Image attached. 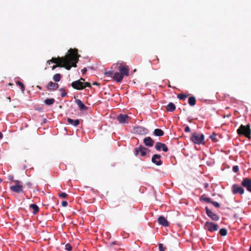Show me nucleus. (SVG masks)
<instances>
[{"label": "nucleus", "instance_id": "obj_24", "mask_svg": "<svg viewBox=\"0 0 251 251\" xmlns=\"http://www.w3.org/2000/svg\"><path fill=\"white\" fill-rule=\"evenodd\" d=\"M115 73L113 71L110 70L108 71H105L104 73V75L109 77H113V78L114 79V75H115Z\"/></svg>", "mask_w": 251, "mask_h": 251}, {"label": "nucleus", "instance_id": "obj_13", "mask_svg": "<svg viewBox=\"0 0 251 251\" xmlns=\"http://www.w3.org/2000/svg\"><path fill=\"white\" fill-rule=\"evenodd\" d=\"M155 148L158 151H160L161 149L164 152H167L168 151V149L166 145L161 142H157L155 146Z\"/></svg>", "mask_w": 251, "mask_h": 251}, {"label": "nucleus", "instance_id": "obj_6", "mask_svg": "<svg viewBox=\"0 0 251 251\" xmlns=\"http://www.w3.org/2000/svg\"><path fill=\"white\" fill-rule=\"evenodd\" d=\"M241 184L242 186L246 188L249 192L251 193V179L249 178H243Z\"/></svg>", "mask_w": 251, "mask_h": 251}, {"label": "nucleus", "instance_id": "obj_38", "mask_svg": "<svg viewBox=\"0 0 251 251\" xmlns=\"http://www.w3.org/2000/svg\"><path fill=\"white\" fill-rule=\"evenodd\" d=\"M232 170L234 173H237L239 171V167L238 166H234L232 168Z\"/></svg>", "mask_w": 251, "mask_h": 251}, {"label": "nucleus", "instance_id": "obj_5", "mask_svg": "<svg viewBox=\"0 0 251 251\" xmlns=\"http://www.w3.org/2000/svg\"><path fill=\"white\" fill-rule=\"evenodd\" d=\"M204 228L210 232H213L218 230L219 226L213 222H206L204 225Z\"/></svg>", "mask_w": 251, "mask_h": 251}, {"label": "nucleus", "instance_id": "obj_37", "mask_svg": "<svg viewBox=\"0 0 251 251\" xmlns=\"http://www.w3.org/2000/svg\"><path fill=\"white\" fill-rule=\"evenodd\" d=\"M215 207L218 208L220 207V204L217 201H211V202Z\"/></svg>", "mask_w": 251, "mask_h": 251}, {"label": "nucleus", "instance_id": "obj_19", "mask_svg": "<svg viewBox=\"0 0 251 251\" xmlns=\"http://www.w3.org/2000/svg\"><path fill=\"white\" fill-rule=\"evenodd\" d=\"M67 122L69 124L75 126H77L80 123L79 120L78 119L74 120L70 118L67 119Z\"/></svg>", "mask_w": 251, "mask_h": 251}, {"label": "nucleus", "instance_id": "obj_7", "mask_svg": "<svg viewBox=\"0 0 251 251\" xmlns=\"http://www.w3.org/2000/svg\"><path fill=\"white\" fill-rule=\"evenodd\" d=\"M148 149L143 147L142 145H140L138 148H136L135 149V155L137 156L139 154V152H140V154L142 156H144L146 155V151Z\"/></svg>", "mask_w": 251, "mask_h": 251}, {"label": "nucleus", "instance_id": "obj_48", "mask_svg": "<svg viewBox=\"0 0 251 251\" xmlns=\"http://www.w3.org/2000/svg\"><path fill=\"white\" fill-rule=\"evenodd\" d=\"M230 116V114H229V115H227L226 116H225L224 117H229Z\"/></svg>", "mask_w": 251, "mask_h": 251}, {"label": "nucleus", "instance_id": "obj_49", "mask_svg": "<svg viewBox=\"0 0 251 251\" xmlns=\"http://www.w3.org/2000/svg\"><path fill=\"white\" fill-rule=\"evenodd\" d=\"M249 251H251V247L250 248Z\"/></svg>", "mask_w": 251, "mask_h": 251}, {"label": "nucleus", "instance_id": "obj_26", "mask_svg": "<svg viewBox=\"0 0 251 251\" xmlns=\"http://www.w3.org/2000/svg\"><path fill=\"white\" fill-rule=\"evenodd\" d=\"M61 78V75L60 74H56L53 76V80L55 82H59Z\"/></svg>", "mask_w": 251, "mask_h": 251}, {"label": "nucleus", "instance_id": "obj_50", "mask_svg": "<svg viewBox=\"0 0 251 251\" xmlns=\"http://www.w3.org/2000/svg\"><path fill=\"white\" fill-rule=\"evenodd\" d=\"M9 85H12V84L11 83H9Z\"/></svg>", "mask_w": 251, "mask_h": 251}, {"label": "nucleus", "instance_id": "obj_30", "mask_svg": "<svg viewBox=\"0 0 251 251\" xmlns=\"http://www.w3.org/2000/svg\"><path fill=\"white\" fill-rule=\"evenodd\" d=\"M217 135L214 132L209 137V138L212 140L214 142H216L217 141V139L216 138Z\"/></svg>", "mask_w": 251, "mask_h": 251}, {"label": "nucleus", "instance_id": "obj_1", "mask_svg": "<svg viewBox=\"0 0 251 251\" xmlns=\"http://www.w3.org/2000/svg\"><path fill=\"white\" fill-rule=\"evenodd\" d=\"M77 52L78 50L75 48L70 49L64 57H52L50 60L47 61V63L49 65L51 63L56 64L52 67V70L58 67H64L67 70H70L72 67H76V63L80 56Z\"/></svg>", "mask_w": 251, "mask_h": 251}, {"label": "nucleus", "instance_id": "obj_41", "mask_svg": "<svg viewBox=\"0 0 251 251\" xmlns=\"http://www.w3.org/2000/svg\"><path fill=\"white\" fill-rule=\"evenodd\" d=\"M87 72V69L86 68H83L82 70H81V72L83 74H85Z\"/></svg>", "mask_w": 251, "mask_h": 251}, {"label": "nucleus", "instance_id": "obj_10", "mask_svg": "<svg viewBox=\"0 0 251 251\" xmlns=\"http://www.w3.org/2000/svg\"><path fill=\"white\" fill-rule=\"evenodd\" d=\"M205 210L207 215L210 217L211 220L215 221H217L219 220V217L216 214L214 213L207 207H205Z\"/></svg>", "mask_w": 251, "mask_h": 251}, {"label": "nucleus", "instance_id": "obj_27", "mask_svg": "<svg viewBox=\"0 0 251 251\" xmlns=\"http://www.w3.org/2000/svg\"><path fill=\"white\" fill-rule=\"evenodd\" d=\"M16 84L21 87L22 91L24 92L25 89V87L24 84L20 81H16Z\"/></svg>", "mask_w": 251, "mask_h": 251}, {"label": "nucleus", "instance_id": "obj_25", "mask_svg": "<svg viewBox=\"0 0 251 251\" xmlns=\"http://www.w3.org/2000/svg\"><path fill=\"white\" fill-rule=\"evenodd\" d=\"M55 101V100L53 98L51 99H47L45 100V103L46 104L48 105H50L52 104Z\"/></svg>", "mask_w": 251, "mask_h": 251}, {"label": "nucleus", "instance_id": "obj_44", "mask_svg": "<svg viewBox=\"0 0 251 251\" xmlns=\"http://www.w3.org/2000/svg\"><path fill=\"white\" fill-rule=\"evenodd\" d=\"M3 138V135L1 132H0V139H1Z\"/></svg>", "mask_w": 251, "mask_h": 251}, {"label": "nucleus", "instance_id": "obj_8", "mask_svg": "<svg viewBox=\"0 0 251 251\" xmlns=\"http://www.w3.org/2000/svg\"><path fill=\"white\" fill-rule=\"evenodd\" d=\"M232 191L233 194H243L244 193V189L242 186H239L237 184H234L232 186Z\"/></svg>", "mask_w": 251, "mask_h": 251}, {"label": "nucleus", "instance_id": "obj_51", "mask_svg": "<svg viewBox=\"0 0 251 251\" xmlns=\"http://www.w3.org/2000/svg\"><path fill=\"white\" fill-rule=\"evenodd\" d=\"M157 60L158 61H159V59L158 58H157Z\"/></svg>", "mask_w": 251, "mask_h": 251}, {"label": "nucleus", "instance_id": "obj_15", "mask_svg": "<svg viewBox=\"0 0 251 251\" xmlns=\"http://www.w3.org/2000/svg\"><path fill=\"white\" fill-rule=\"evenodd\" d=\"M75 102L81 111H86L88 109V107L83 103L80 100L76 99Z\"/></svg>", "mask_w": 251, "mask_h": 251}, {"label": "nucleus", "instance_id": "obj_36", "mask_svg": "<svg viewBox=\"0 0 251 251\" xmlns=\"http://www.w3.org/2000/svg\"><path fill=\"white\" fill-rule=\"evenodd\" d=\"M83 86L84 87V88L86 87L91 88V84L88 82H83Z\"/></svg>", "mask_w": 251, "mask_h": 251}, {"label": "nucleus", "instance_id": "obj_9", "mask_svg": "<svg viewBox=\"0 0 251 251\" xmlns=\"http://www.w3.org/2000/svg\"><path fill=\"white\" fill-rule=\"evenodd\" d=\"M129 117L125 114H120L117 117V120L118 122L122 124L127 123L129 120Z\"/></svg>", "mask_w": 251, "mask_h": 251}, {"label": "nucleus", "instance_id": "obj_31", "mask_svg": "<svg viewBox=\"0 0 251 251\" xmlns=\"http://www.w3.org/2000/svg\"><path fill=\"white\" fill-rule=\"evenodd\" d=\"M58 196L60 198H66L68 195L64 192H60L58 194Z\"/></svg>", "mask_w": 251, "mask_h": 251}, {"label": "nucleus", "instance_id": "obj_35", "mask_svg": "<svg viewBox=\"0 0 251 251\" xmlns=\"http://www.w3.org/2000/svg\"><path fill=\"white\" fill-rule=\"evenodd\" d=\"M60 91H62V93H61V97H64L65 96H66L67 93H66V91H65V90L64 89H60Z\"/></svg>", "mask_w": 251, "mask_h": 251}, {"label": "nucleus", "instance_id": "obj_4", "mask_svg": "<svg viewBox=\"0 0 251 251\" xmlns=\"http://www.w3.org/2000/svg\"><path fill=\"white\" fill-rule=\"evenodd\" d=\"M204 139V136L203 134H198L196 132H194L190 138L192 142L198 145L203 144Z\"/></svg>", "mask_w": 251, "mask_h": 251}, {"label": "nucleus", "instance_id": "obj_34", "mask_svg": "<svg viewBox=\"0 0 251 251\" xmlns=\"http://www.w3.org/2000/svg\"><path fill=\"white\" fill-rule=\"evenodd\" d=\"M159 251H165L166 250V248L163 246L162 244H159Z\"/></svg>", "mask_w": 251, "mask_h": 251}, {"label": "nucleus", "instance_id": "obj_32", "mask_svg": "<svg viewBox=\"0 0 251 251\" xmlns=\"http://www.w3.org/2000/svg\"><path fill=\"white\" fill-rule=\"evenodd\" d=\"M201 199H202L205 202H208V203H211L212 201H211L210 199L209 198L204 197L203 196H202Z\"/></svg>", "mask_w": 251, "mask_h": 251}, {"label": "nucleus", "instance_id": "obj_21", "mask_svg": "<svg viewBox=\"0 0 251 251\" xmlns=\"http://www.w3.org/2000/svg\"><path fill=\"white\" fill-rule=\"evenodd\" d=\"M29 207L33 210L32 213L35 215L39 211V207L35 204H31Z\"/></svg>", "mask_w": 251, "mask_h": 251}, {"label": "nucleus", "instance_id": "obj_45", "mask_svg": "<svg viewBox=\"0 0 251 251\" xmlns=\"http://www.w3.org/2000/svg\"><path fill=\"white\" fill-rule=\"evenodd\" d=\"M78 80H80L82 82H84L85 81V79L83 78H80V79H79Z\"/></svg>", "mask_w": 251, "mask_h": 251}, {"label": "nucleus", "instance_id": "obj_2", "mask_svg": "<svg viewBox=\"0 0 251 251\" xmlns=\"http://www.w3.org/2000/svg\"><path fill=\"white\" fill-rule=\"evenodd\" d=\"M118 66L119 72H115L114 80L117 82H121L125 76H128L129 75V68L124 62H118L116 64Z\"/></svg>", "mask_w": 251, "mask_h": 251}, {"label": "nucleus", "instance_id": "obj_42", "mask_svg": "<svg viewBox=\"0 0 251 251\" xmlns=\"http://www.w3.org/2000/svg\"><path fill=\"white\" fill-rule=\"evenodd\" d=\"M93 85H97V86H100V84L97 82H95L93 83Z\"/></svg>", "mask_w": 251, "mask_h": 251}, {"label": "nucleus", "instance_id": "obj_47", "mask_svg": "<svg viewBox=\"0 0 251 251\" xmlns=\"http://www.w3.org/2000/svg\"><path fill=\"white\" fill-rule=\"evenodd\" d=\"M13 177L12 176H9V179L12 180L13 179Z\"/></svg>", "mask_w": 251, "mask_h": 251}, {"label": "nucleus", "instance_id": "obj_40", "mask_svg": "<svg viewBox=\"0 0 251 251\" xmlns=\"http://www.w3.org/2000/svg\"><path fill=\"white\" fill-rule=\"evenodd\" d=\"M184 131L185 132H190L191 131V129L188 126H186L184 128Z\"/></svg>", "mask_w": 251, "mask_h": 251}, {"label": "nucleus", "instance_id": "obj_12", "mask_svg": "<svg viewBox=\"0 0 251 251\" xmlns=\"http://www.w3.org/2000/svg\"><path fill=\"white\" fill-rule=\"evenodd\" d=\"M161 155L159 154H154L151 158V162L157 166L162 165V161L160 159Z\"/></svg>", "mask_w": 251, "mask_h": 251}, {"label": "nucleus", "instance_id": "obj_46", "mask_svg": "<svg viewBox=\"0 0 251 251\" xmlns=\"http://www.w3.org/2000/svg\"><path fill=\"white\" fill-rule=\"evenodd\" d=\"M37 87L39 89H40V90H42V87H40V86L37 85Z\"/></svg>", "mask_w": 251, "mask_h": 251}, {"label": "nucleus", "instance_id": "obj_16", "mask_svg": "<svg viewBox=\"0 0 251 251\" xmlns=\"http://www.w3.org/2000/svg\"><path fill=\"white\" fill-rule=\"evenodd\" d=\"M58 87L59 85L58 83H54L52 81H50L47 86L48 90H57Z\"/></svg>", "mask_w": 251, "mask_h": 251}, {"label": "nucleus", "instance_id": "obj_11", "mask_svg": "<svg viewBox=\"0 0 251 251\" xmlns=\"http://www.w3.org/2000/svg\"><path fill=\"white\" fill-rule=\"evenodd\" d=\"M71 85L74 89L76 90H82L84 89L83 82L80 80H76L73 82Z\"/></svg>", "mask_w": 251, "mask_h": 251}, {"label": "nucleus", "instance_id": "obj_43", "mask_svg": "<svg viewBox=\"0 0 251 251\" xmlns=\"http://www.w3.org/2000/svg\"><path fill=\"white\" fill-rule=\"evenodd\" d=\"M14 182L16 183V184H20V182L19 180H15Z\"/></svg>", "mask_w": 251, "mask_h": 251}, {"label": "nucleus", "instance_id": "obj_18", "mask_svg": "<svg viewBox=\"0 0 251 251\" xmlns=\"http://www.w3.org/2000/svg\"><path fill=\"white\" fill-rule=\"evenodd\" d=\"M143 141L144 144L147 146L151 147L153 145L154 141L150 137L145 138Z\"/></svg>", "mask_w": 251, "mask_h": 251}, {"label": "nucleus", "instance_id": "obj_28", "mask_svg": "<svg viewBox=\"0 0 251 251\" xmlns=\"http://www.w3.org/2000/svg\"><path fill=\"white\" fill-rule=\"evenodd\" d=\"M219 233L221 236H225L227 234V230L225 228H221L219 231Z\"/></svg>", "mask_w": 251, "mask_h": 251}, {"label": "nucleus", "instance_id": "obj_3", "mask_svg": "<svg viewBox=\"0 0 251 251\" xmlns=\"http://www.w3.org/2000/svg\"><path fill=\"white\" fill-rule=\"evenodd\" d=\"M237 132L239 135H243L247 138H250L251 133L250 126L249 125L246 126L241 125L237 129Z\"/></svg>", "mask_w": 251, "mask_h": 251}, {"label": "nucleus", "instance_id": "obj_17", "mask_svg": "<svg viewBox=\"0 0 251 251\" xmlns=\"http://www.w3.org/2000/svg\"><path fill=\"white\" fill-rule=\"evenodd\" d=\"M158 222L160 225L164 226L167 227L169 225V222L163 216H160L158 219Z\"/></svg>", "mask_w": 251, "mask_h": 251}, {"label": "nucleus", "instance_id": "obj_14", "mask_svg": "<svg viewBox=\"0 0 251 251\" xmlns=\"http://www.w3.org/2000/svg\"><path fill=\"white\" fill-rule=\"evenodd\" d=\"M10 188L12 191L17 193L23 192V185L21 184H16L15 185L11 186Z\"/></svg>", "mask_w": 251, "mask_h": 251}, {"label": "nucleus", "instance_id": "obj_20", "mask_svg": "<svg viewBox=\"0 0 251 251\" xmlns=\"http://www.w3.org/2000/svg\"><path fill=\"white\" fill-rule=\"evenodd\" d=\"M166 107L167 110L169 112L174 111L176 108L175 104L172 102H170Z\"/></svg>", "mask_w": 251, "mask_h": 251}, {"label": "nucleus", "instance_id": "obj_29", "mask_svg": "<svg viewBox=\"0 0 251 251\" xmlns=\"http://www.w3.org/2000/svg\"><path fill=\"white\" fill-rule=\"evenodd\" d=\"M177 97L179 100H184L187 97V96L184 94H179Z\"/></svg>", "mask_w": 251, "mask_h": 251}, {"label": "nucleus", "instance_id": "obj_39", "mask_svg": "<svg viewBox=\"0 0 251 251\" xmlns=\"http://www.w3.org/2000/svg\"><path fill=\"white\" fill-rule=\"evenodd\" d=\"M62 206L66 207L68 205V202L67 201H63L61 203Z\"/></svg>", "mask_w": 251, "mask_h": 251}, {"label": "nucleus", "instance_id": "obj_33", "mask_svg": "<svg viewBox=\"0 0 251 251\" xmlns=\"http://www.w3.org/2000/svg\"><path fill=\"white\" fill-rule=\"evenodd\" d=\"M65 250L68 251H71L72 250V247L71 246V245L69 244H67L65 245Z\"/></svg>", "mask_w": 251, "mask_h": 251}, {"label": "nucleus", "instance_id": "obj_23", "mask_svg": "<svg viewBox=\"0 0 251 251\" xmlns=\"http://www.w3.org/2000/svg\"><path fill=\"white\" fill-rule=\"evenodd\" d=\"M196 98L192 96L190 97L188 99V103L191 106H194L196 104Z\"/></svg>", "mask_w": 251, "mask_h": 251}, {"label": "nucleus", "instance_id": "obj_22", "mask_svg": "<svg viewBox=\"0 0 251 251\" xmlns=\"http://www.w3.org/2000/svg\"><path fill=\"white\" fill-rule=\"evenodd\" d=\"M153 133L156 136H162L164 135V132L162 129L156 128L154 130Z\"/></svg>", "mask_w": 251, "mask_h": 251}]
</instances>
